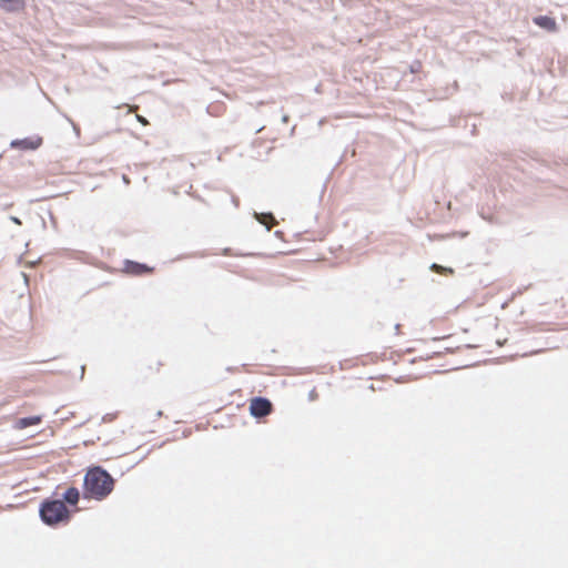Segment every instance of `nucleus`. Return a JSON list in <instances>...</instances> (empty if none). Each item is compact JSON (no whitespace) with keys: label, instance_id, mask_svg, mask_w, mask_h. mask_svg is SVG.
<instances>
[{"label":"nucleus","instance_id":"f257e3e1","mask_svg":"<svg viewBox=\"0 0 568 568\" xmlns=\"http://www.w3.org/2000/svg\"><path fill=\"white\" fill-rule=\"evenodd\" d=\"M114 488V479L102 467L90 468L83 479V496L88 499L103 500Z\"/></svg>","mask_w":568,"mask_h":568},{"label":"nucleus","instance_id":"f03ea898","mask_svg":"<svg viewBox=\"0 0 568 568\" xmlns=\"http://www.w3.org/2000/svg\"><path fill=\"white\" fill-rule=\"evenodd\" d=\"M42 520L48 525L68 521L70 513L63 500H45L40 508Z\"/></svg>","mask_w":568,"mask_h":568},{"label":"nucleus","instance_id":"7ed1b4c3","mask_svg":"<svg viewBox=\"0 0 568 568\" xmlns=\"http://www.w3.org/2000/svg\"><path fill=\"white\" fill-rule=\"evenodd\" d=\"M273 410L272 403L264 397H254L250 400V413L256 418L265 417Z\"/></svg>","mask_w":568,"mask_h":568},{"label":"nucleus","instance_id":"20e7f679","mask_svg":"<svg viewBox=\"0 0 568 568\" xmlns=\"http://www.w3.org/2000/svg\"><path fill=\"white\" fill-rule=\"evenodd\" d=\"M42 144V138H26L21 140H14L11 142V146L20 150H37Z\"/></svg>","mask_w":568,"mask_h":568},{"label":"nucleus","instance_id":"39448f33","mask_svg":"<svg viewBox=\"0 0 568 568\" xmlns=\"http://www.w3.org/2000/svg\"><path fill=\"white\" fill-rule=\"evenodd\" d=\"M124 271L131 275H143L153 272V268L138 262L126 261L124 264Z\"/></svg>","mask_w":568,"mask_h":568},{"label":"nucleus","instance_id":"423d86ee","mask_svg":"<svg viewBox=\"0 0 568 568\" xmlns=\"http://www.w3.org/2000/svg\"><path fill=\"white\" fill-rule=\"evenodd\" d=\"M42 420H43L42 415L22 417V418H19L16 420L13 428L17 430H22V429L31 427V426H38L42 423Z\"/></svg>","mask_w":568,"mask_h":568},{"label":"nucleus","instance_id":"0eeeda50","mask_svg":"<svg viewBox=\"0 0 568 568\" xmlns=\"http://www.w3.org/2000/svg\"><path fill=\"white\" fill-rule=\"evenodd\" d=\"M534 23L547 31H550V32H554L557 30L556 20L554 18H550L547 16H539V17L534 18Z\"/></svg>","mask_w":568,"mask_h":568},{"label":"nucleus","instance_id":"6e6552de","mask_svg":"<svg viewBox=\"0 0 568 568\" xmlns=\"http://www.w3.org/2000/svg\"><path fill=\"white\" fill-rule=\"evenodd\" d=\"M0 8L8 12L23 11L24 0H0Z\"/></svg>","mask_w":568,"mask_h":568},{"label":"nucleus","instance_id":"1a4fd4ad","mask_svg":"<svg viewBox=\"0 0 568 568\" xmlns=\"http://www.w3.org/2000/svg\"><path fill=\"white\" fill-rule=\"evenodd\" d=\"M63 499L70 505H77L80 499V491L75 487H70L63 494Z\"/></svg>","mask_w":568,"mask_h":568},{"label":"nucleus","instance_id":"9d476101","mask_svg":"<svg viewBox=\"0 0 568 568\" xmlns=\"http://www.w3.org/2000/svg\"><path fill=\"white\" fill-rule=\"evenodd\" d=\"M258 221L266 225V227L270 230L271 227H273L275 224H276V221L274 219V216L268 213V214H262L261 217L258 219Z\"/></svg>","mask_w":568,"mask_h":568},{"label":"nucleus","instance_id":"9b49d317","mask_svg":"<svg viewBox=\"0 0 568 568\" xmlns=\"http://www.w3.org/2000/svg\"><path fill=\"white\" fill-rule=\"evenodd\" d=\"M432 270L437 273H440V274H453L454 273L453 268H447V267L440 266L438 264H433Z\"/></svg>","mask_w":568,"mask_h":568}]
</instances>
